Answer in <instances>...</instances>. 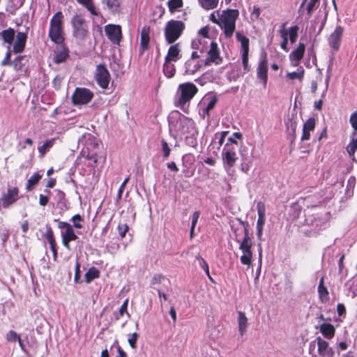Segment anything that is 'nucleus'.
<instances>
[{
	"instance_id": "obj_1",
	"label": "nucleus",
	"mask_w": 357,
	"mask_h": 357,
	"mask_svg": "<svg viewBox=\"0 0 357 357\" xmlns=\"http://www.w3.org/2000/svg\"><path fill=\"white\" fill-rule=\"evenodd\" d=\"M64 16L61 11L56 12L50 20V29L48 36L55 44H63L64 30H63Z\"/></svg>"
},
{
	"instance_id": "obj_2",
	"label": "nucleus",
	"mask_w": 357,
	"mask_h": 357,
	"mask_svg": "<svg viewBox=\"0 0 357 357\" xmlns=\"http://www.w3.org/2000/svg\"><path fill=\"white\" fill-rule=\"evenodd\" d=\"M239 12L236 9L222 10L220 15L219 26L223 31L226 38H231L236 29V21L238 17Z\"/></svg>"
},
{
	"instance_id": "obj_3",
	"label": "nucleus",
	"mask_w": 357,
	"mask_h": 357,
	"mask_svg": "<svg viewBox=\"0 0 357 357\" xmlns=\"http://www.w3.org/2000/svg\"><path fill=\"white\" fill-rule=\"evenodd\" d=\"M197 91L198 89L197 86L191 82L181 84L178 87L176 95V106L183 109L186 104L192 99Z\"/></svg>"
},
{
	"instance_id": "obj_4",
	"label": "nucleus",
	"mask_w": 357,
	"mask_h": 357,
	"mask_svg": "<svg viewBox=\"0 0 357 357\" xmlns=\"http://www.w3.org/2000/svg\"><path fill=\"white\" fill-rule=\"evenodd\" d=\"M240 223L243 227L244 230V237L239 246V249L243 252L240 260L243 264L250 266L252 259V252L251 251L252 242L248 234V224L243 221H240Z\"/></svg>"
},
{
	"instance_id": "obj_5",
	"label": "nucleus",
	"mask_w": 357,
	"mask_h": 357,
	"mask_svg": "<svg viewBox=\"0 0 357 357\" xmlns=\"http://www.w3.org/2000/svg\"><path fill=\"white\" fill-rule=\"evenodd\" d=\"M228 141L230 143H227L225 145L222 152L224 168L227 172H229L234 166L238 159L236 155L237 142L231 137H229Z\"/></svg>"
},
{
	"instance_id": "obj_6",
	"label": "nucleus",
	"mask_w": 357,
	"mask_h": 357,
	"mask_svg": "<svg viewBox=\"0 0 357 357\" xmlns=\"http://www.w3.org/2000/svg\"><path fill=\"white\" fill-rule=\"evenodd\" d=\"M184 29L185 24L182 21L174 20L168 21L165 27V37L167 43H174L179 38Z\"/></svg>"
},
{
	"instance_id": "obj_7",
	"label": "nucleus",
	"mask_w": 357,
	"mask_h": 357,
	"mask_svg": "<svg viewBox=\"0 0 357 357\" xmlns=\"http://www.w3.org/2000/svg\"><path fill=\"white\" fill-rule=\"evenodd\" d=\"M73 36L77 40H84L89 33V27L86 20L79 14L73 16L70 20Z\"/></svg>"
},
{
	"instance_id": "obj_8",
	"label": "nucleus",
	"mask_w": 357,
	"mask_h": 357,
	"mask_svg": "<svg viewBox=\"0 0 357 357\" xmlns=\"http://www.w3.org/2000/svg\"><path fill=\"white\" fill-rule=\"evenodd\" d=\"M58 227L60 229H64V231H62L61 233L62 243L67 250H70V242L78 238V236L74 231L73 226L66 222L58 221Z\"/></svg>"
},
{
	"instance_id": "obj_9",
	"label": "nucleus",
	"mask_w": 357,
	"mask_h": 357,
	"mask_svg": "<svg viewBox=\"0 0 357 357\" xmlns=\"http://www.w3.org/2000/svg\"><path fill=\"white\" fill-rule=\"evenodd\" d=\"M93 98V93L86 88H77L73 96V105H86Z\"/></svg>"
},
{
	"instance_id": "obj_10",
	"label": "nucleus",
	"mask_w": 357,
	"mask_h": 357,
	"mask_svg": "<svg viewBox=\"0 0 357 357\" xmlns=\"http://www.w3.org/2000/svg\"><path fill=\"white\" fill-rule=\"evenodd\" d=\"M19 189L17 187H8L6 193L0 198V206L8 208L19 199Z\"/></svg>"
},
{
	"instance_id": "obj_11",
	"label": "nucleus",
	"mask_w": 357,
	"mask_h": 357,
	"mask_svg": "<svg viewBox=\"0 0 357 357\" xmlns=\"http://www.w3.org/2000/svg\"><path fill=\"white\" fill-rule=\"evenodd\" d=\"M344 31V27L340 25H337L328 37V43L330 47L335 52L340 50Z\"/></svg>"
},
{
	"instance_id": "obj_12",
	"label": "nucleus",
	"mask_w": 357,
	"mask_h": 357,
	"mask_svg": "<svg viewBox=\"0 0 357 357\" xmlns=\"http://www.w3.org/2000/svg\"><path fill=\"white\" fill-rule=\"evenodd\" d=\"M95 78L98 84L102 89H107L110 81V74L104 65L99 64L97 66Z\"/></svg>"
},
{
	"instance_id": "obj_13",
	"label": "nucleus",
	"mask_w": 357,
	"mask_h": 357,
	"mask_svg": "<svg viewBox=\"0 0 357 357\" xmlns=\"http://www.w3.org/2000/svg\"><path fill=\"white\" fill-rule=\"evenodd\" d=\"M105 32L108 39L114 45H119L121 38V27L120 25L107 24L105 26Z\"/></svg>"
},
{
	"instance_id": "obj_14",
	"label": "nucleus",
	"mask_w": 357,
	"mask_h": 357,
	"mask_svg": "<svg viewBox=\"0 0 357 357\" xmlns=\"http://www.w3.org/2000/svg\"><path fill=\"white\" fill-rule=\"evenodd\" d=\"M327 17L328 12L325 9L323 12L320 10L312 23L310 31L316 32V36L319 35L326 24Z\"/></svg>"
},
{
	"instance_id": "obj_15",
	"label": "nucleus",
	"mask_w": 357,
	"mask_h": 357,
	"mask_svg": "<svg viewBox=\"0 0 357 357\" xmlns=\"http://www.w3.org/2000/svg\"><path fill=\"white\" fill-rule=\"evenodd\" d=\"M208 56L204 61L205 66H208L211 63L216 65L222 62V59L220 56L218 45L215 42L211 41L210 43V49L207 52Z\"/></svg>"
},
{
	"instance_id": "obj_16",
	"label": "nucleus",
	"mask_w": 357,
	"mask_h": 357,
	"mask_svg": "<svg viewBox=\"0 0 357 357\" xmlns=\"http://www.w3.org/2000/svg\"><path fill=\"white\" fill-rule=\"evenodd\" d=\"M316 342L317 343L319 357H333L334 351L329 347L328 342L323 340L321 337H317Z\"/></svg>"
},
{
	"instance_id": "obj_17",
	"label": "nucleus",
	"mask_w": 357,
	"mask_h": 357,
	"mask_svg": "<svg viewBox=\"0 0 357 357\" xmlns=\"http://www.w3.org/2000/svg\"><path fill=\"white\" fill-rule=\"evenodd\" d=\"M257 77L262 82L265 87L268 80V62L266 59L260 60L257 68Z\"/></svg>"
},
{
	"instance_id": "obj_18",
	"label": "nucleus",
	"mask_w": 357,
	"mask_h": 357,
	"mask_svg": "<svg viewBox=\"0 0 357 357\" xmlns=\"http://www.w3.org/2000/svg\"><path fill=\"white\" fill-rule=\"evenodd\" d=\"M305 51V45L303 43H299L298 46L289 54V59L294 66L298 65L303 59Z\"/></svg>"
},
{
	"instance_id": "obj_19",
	"label": "nucleus",
	"mask_w": 357,
	"mask_h": 357,
	"mask_svg": "<svg viewBox=\"0 0 357 357\" xmlns=\"http://www.w3.org/2000/svg\"><path fill=\"white\" fill-rule=\"evenodd\" d=\"M26 39L27 34L26 33L18 32L16 35L15 41L13 48V52L15 54L22 52L25 47Z\"/></svg>"
},
{
	"instance_id": "obj_20",
	"label": "nucleus",
	"mask_w": 357,
	"mask_h": 357,
	"mask_svg": "<svg viewBox=\"0 0 357 357\" xmlns=\"http://www.w3.org/2000/svg\"><path fill=\"white\" fill-rule=\"evenodd\" d=\"M150 42V27L144 26L142 27L140 33V51L143 53L149 47Z\"/></svg>"
},
{
	"instance_id": "obj_21",
	"label": "nucleus",
	"mask_w": 357,
	"mask_h": 357,
	"mask_svg": "<svg viewBox=\"0 0 357 357\" xmlns=\"http://www.w3.org/2000/svg\"><path fill=\"white\" fill-rule=\"evenodd\" d=\"M104 5L103 9L108 10L112 14L120 12L121 0H102Z\"/></svg>"
},
{
	"instance_id": "obj_22",
	"label": "nucleus",
	"mask_w": 357,
	"mask_h": 357,
	"mask_svg": "<svg viewBox=\"0 0 357 357\" xmlns=\"http://www.w3.org/2000/svg\"><path fill=\"white\" fill-rule=\"evenodd\" d=\"M58 45L54 52V61L56 63H60L65 61L68 56V50L63 44Z\"/></svg>"
},
{
	"instance_id": "obj_23",
	"label": "nucleus",
	"mask_w": 357,
	"mask_h": 357,
	"mask_svg": "<svg viewBox=\"0 0 357 357\" xmlns=\"http://www.w3.org/2000/svg\"><path fill=\"white\" fill-rule=\"evenodd\" d=\"M180 52L181 50L179 49L178 44L171 45L165 56L166 61L176 62L181 57Z\"/></svg>"
},
{
	"instance_id": "obj_24",
	"label": "nucleus",
	"mask_w": 357,
	"mask_h": 357,
	"mask_svg": "<svg viewBox=\"0 0 357 357\" xmlns=\"http://www.w3.org/2000/svg\"><path fill=\"white\" fill-rule=\"evenodd\" d=\"M44 236L48 241L50 249L53 253V256L56 258L57 256V250H56V243L54 237L53 231L51 227H47L46 232L44 234Z\"/></svg>"
},
{
	"instance_id": "obj_25",
	"label": "nucleus",
	"mask_w": 357,
	"mask_h": 357,
	"mask_svg": "<svg viewBox=\"0 0 357 357\" xmlns=\"http://www.w3.org/2000/svg\"><path fill=\"white\" fill-rule=\"evenodd\" d=\"M78 3L84 6L93 16H98L100 12L96 8L93 0H76Z\"/></svg>"
},
{
	"instance_id": "obj_26",
	"label": "nucleus",
	"mask_w": 357,
	"mask_h": 357,
	"mask_svg": "<svg viewBox=\"0 0 357 357\" xmlns=\"http://www.w3.org/2000/svg\"><path fill=\"white\" fill-rule=\"evenodd\" d=\"M3 41L8 45V49H10V45L13 43L15 31L12 28L5 29L0 33Z\"/></svg>"
},
{
	"instance_id": "obj_27",
	"label": "nucleus",
	"mask_w": 357,
	"mask_h": 357,
	"mask_svg": "<svg viewBox=\"0 0 357 357\" xmlns=\"http://www.w3.org/2000/svg\"><path fill=\"white\" fill-rule=\"evenodd\" d=\"M185 73L189 75H194L201 67L198 61L195 59H188L185 63Z\"/></svg>"
},
{
	"instance_id": "obj_28",
	"label": "nucleus",
	"mask_w": 357,
	"mask_h": 357,
	"mask_svg": "<svg viewBox=\"0 0 357 357\" xmlns=\"http://www.w3.org/2000/svg\"><path fill=\"white\" fill-rule=\"evenodd\" d=\"M318 293L319 298L322 303H326L329 300V294L327 288L324 286V278H321L319 280Z\"/></svg>"
},
{
	"instance_id": "obj_29",
	"label": "nucleus",
	"mask_w": 357,
	"mask_h": 357,
	"mask_svg": "<svg viewBox=\"0 0 357 357\" xmlns=\"http://www.w3.org/2000/svg\"><path fill=\"white\" fill-rule=\"evenodd\" d=\"M238 331L241 334V335H243L247 329L248 327V319L243 312H238Z\"/></svg>"
},
{
	"instance_id": "obj_30",
	"label": "nucleus",
	"mask_w": 357,
	"mask_h": 357,
	"mask_svg": "<svg viewBox=\"0 0 357 357\" xmlns=\"http://www.w3.org/2000/svg\"><path fill=\"white\" fill-rule=\"evenodd\" d=\"M320 331L325 337L331 339L335 335V329L331 324H323L320 326Z\"/></svg>"
},
{
	"instance_id": "obj_31",
	"label": "nucleus",
	"mask_w": 357,
	"mask_h": 357,
	"mask_svg": "<svg viewBox=\"0 0 357 357\" xmlns=\"http://www.w3.org/2000/svg\"><path fill=\"white\" fill-rule=\"evenodd\" d=\"M42 175L38 172L34 173L27 181L26 184V190L31 191L42 178Z\"/></svg>"
},
{
	"instance_id": "obj_32",
	"label": "nucleus",
	"mask_w": 357,
	"mask_h": 357,
	"mask_svg": "<svg viewBox=\"0 0 357 357\" xmlns=\"http://www.w3.org/2000/svg\"><path fill=\"white\" fill-rule=\"evenodd\" d=\"M199 33L201 34L203 37H202V38H200L198 40H195L192 41V46L193 48L199 49V47H198V45L199 44L202 45V43H206V39L208 38V31L206 27L202 28L199 30Z\"/></svg>"
},
{
	"instance_id": "obj_33",
	"label": "nucleus",
	"mask_w": 357,
	"mask_h": 357,
	"mask_svg": "<svg viewBox=\"0 0 357 357\" xmlns=\"http://www.w3.org/2000/svg\"><path fill=\"white\" fill-rule=\"evenodd\" d=\"M85 281L86 283H91L94 279L100 277V271L95 267L90 268L85 273Z\"/></svg>"
},
{
	"instance_id": "obj_34",
	"label": "nucleus",
	"mask_w": 357,
	"mask_h": 357,
	"mask_svg": "<svg viewBox=\"0 0 357 357\" xmlns=\"http://www.w3.org/2000/svg\"><path fill=\"white\" fill-rule=\"evenodd\" d=\"M236 37L237 40L241 43L242 52L249 51V39L240 32L236 33Z\"/></svg>"
},
{
	"instance_id": "obj_35",
	"label": "nucleus",
	"mask_w": 357,
	"mask_h": 357,
	"mask_svg": "<svg viewBox=\"0 0 357 357\" xmlns=\"http://www.w3.org/2000/svg\"><path fill=\"white\" fill-rule=\"evenodd\" d=\"M284 24H282V28L279 31L280 33V36L282 38V41L280 44V47L285 52L289 51V48L287 47L288 44V36H287V30L284 28Z\"/></svg>"
},
{
	"instance_id": "obj_36",
	"label": "nucleus",
	"mask_w": 357,
	"mask_h": 357,
	"mask_svg": "<svg viewBox=\"0 0 357 357\" xmlns=\"http://www.w3.org/2000/svg\"><path fill=\"white\" fill-rule=\"evenodd\" d=\"M285 126L288 133L291 135L293 138H294L297 127L296 121L293 118L289 119L285 122Z\"/></svg>"
},
{
	"instance_id": "obj_37",
	"label": "nucleus",
	"mask_w": 357,
	"mask_h": 357,
	"mask_svg": "<svg viewBox=\"0 0 357 357\" xmlns=\"http://www.w3.org/2000/svg\"><path fill=\"white\" fill-rule=\"evenodd\" d=\"M201 6L205 10H211L218 6V0H198Z\"/></svg>"
},
{
	"instance_id": "obj_38",
	"label": "nucleus",
	"mask_w": 357,
	"mask_h": 357,
	"mask_svg": "<svg viewBox=\"0 0 357 357\" xmlns=\"http://www.w3.org/2000/svg\"><path fill=\"white\" fill-rule=\"evenodd\" d=\"M163 72L166 77L171 78L175 74L174 66L171 63V61H165L163 66Z\"/></svg>"
},
{
	"instance_id": "obj_39",
	"label": "nucleus",
	"mask_w": 357,
	"mask_h": 357,
	"mask_svg": "<svg viewBox=\"0 0 357 357\" xmlns=\"http://www.w3.org/2000/svg\"><path fill=\"white\" fill-rule=\"evenodd\" d=\"M298 29L299 27L297 25L292 26L287 29V36H289L291 44H294L297 40Z\"/></svg>"
},
{
	"instance_id": "obj_40",
	"label": "nucleus",
	"mask_w": 357,
	"mask_h": 357,
	"mask_svg": "<svg viewBox=\"0 0 357 357\" xmlns=\"http://www.w3.org/2000/svg\"><path fill=\"white\" fill-rule=\"evenodd\" d=\"M54 141L55 139H47L44 142V144L42 146L38 147V151L42 156H43L46 153V152L48 151L51 147H52Z\"/></svg>"
},
{
	"instance_id": "obj_41",
	"label": "nucleus",
	"mask_w": 357,
	"mask_h": 357,
	"mask_svg": "<svg viewBox=\"0 0 357 357\" xmlns=\"http://www.w3.org/2000/svg\"><path fill=\"white\" fill-rule=\"evenodd\" d=\"M304 72L303 68H301L297 72L288 73L287 74V77L289 79H298L301 82L304 77Z\"/></svg>"
},
{
	"instance_id": "obj_42",
	"label": "nucleus",
	"mask_w": 357,
	"mask_h": 357,
	"mask_svg": "<svg viewBox=\"0 0 357 357\" xmlns=\"http://www.w3.org/2000/svg\"><path fill=\"white\" fill-rule=\"evenodd\" d=\"M196 260L198 261L199 266L204 271L208 278L213 281V278L211 277L209 273V268L206 261L199 255L196 257Z\"/></svg>"
},
{
	"instance_id": "obj_43",
	"label": "nucleus",
	"mask_w": 357,
	"mask_h": 357,
	"mask_svg": "<svg viewBox=\"0 0 357 357\" xmlns=\"http://www.w3.org/2000/svg\"><path fill=\"white\" fill-rule=\"evenodd\" d=\"M351 141L347 146V151L349 155V156L354 155L356 150L357 149V138L355 139V136H352V134L351 135Z\"/></svg>"
},
{
	"instance_id": "obj_44",
	"label": "nucleus",
	"mask_w": 357,
	"mask_h": 357,
	"mask_svg": "<svg viewBox=\"0 0 357 357\" xmlns=\"http://www.w3.org/2000/svg\"><path fill=\"white\" fill-rule=\"evenodd\" d=\"M320 0H309L307 3L306 9L308 15H311L312 12L318 7Z\"/></svg>"
},
{
	"instance_id": "obj_45",
	"label": "nucleus",
	"mask_w": 357,
	"mask_h": 357,
	"mask_svg": "<svg viewBox=\"0 0 357 357\" xmlns=\"http://www.w3.org/2000/svg\"><path fill=\"white\" fill-rule=\"evenodd\" d=\"M349 122L354 129L352 136H356L357 132V112L352 113L349 118Z\"/></svg>"
},
{
	"instance_id": "obj_46",
	"label": "nucleus",
	"mask_w": 357,
	"mask_h": 357,
	"mask_svg": "<svg viewBox=\"0 0 357 357\" xmlns=\"http://www.w3.org/2000/svg\"><path fill=\"white\" fill-rule=\"evenodd\" d=\"M217 101H218V99H217V98L215 96H213V97H212L210 99V100L208 102L206 107L203 110L204 115L206 114V115L208 116L209 111L211 110L212 109H213V107H215V104L217 103Z\"/></svg>"
},
{
	"instance_id": "obj_47",
	"label": "nucleus",
	"mask_w": 357,
	"mask_h": 357,
	"mask_svg": "<svg viewBox=\"0 0 357 357\" xmlns=\"http://www.w3.org/2000/svg\"><path fill=\"white\" fill-rule=\"evenodd\" d=\"M20 336L14 331H9L6 335V339L9 342H15L20 340Z\"/></svg>"
},
{
	"instance_id": "obj_48",
	"label": "nucleus",
	"mask_w": 357,
	"mask_h": 357,
	"mask_svg": "<svg viewBox=\"0 0 357 357\" xmlns=\"http://www.w3.org/2000/svg\"><path fill=\"white\" fill-rule=\"evenodd\" d=\"M183 5L182 0H169L168 1V6L170 11H174L179 8H181Z\"/></svg>"
},
{
	"instance_id": "obj_49",
	"label": "nucleus",
	"mask_w": 357,
	"mask_h": 357,
	"mask_svg": "<svg viewBox=\"0 0 357 357\" xmlns=\"http://www.w3.org/2000/svg\"><path fill=\"white\" fill-rule=\"evenodd\" d=\"M83 220L82 217L79 214L73 215L71 218V221L73 222V227L77 229L82 228L81 222H83Z\"/></svg>"
},
{
	"instance_id": "obj_50",
	"label": "nucleus",
	"mask_w": 357,
	"mask_h": 357,
	"mask_svg": "<svg viewBox=\"0 0 357 357\" xmlns=\"http://www.w3.org/2000/svg\"><path fill=\"white\" fill-rule=\"evenodd\" d=\"M315 127V119L314 118H310L307 120V121L304 123L303 129L307 131H312L314 130Z\"/></svg>"
},
{
	"instance_id": "obj_51",
	"label": "nucleus",
	"mask_w": 357,
	"mask_h": 357,
	"mask_svg": "<svg viewBox=\"0 0 357 357\" xmlns=\"http://www.w3.org/2000/svg\"><path fill=\"white\" fill-rule=\"evenodd\" d=\"M248 53H249V51L242 52V63H243L244 70L246 72L250 70V68L248 66Z\"/></svg>"
},
{
	"instance_id": "obj_52",
	"label": "nucleus",
	"mask_w": 357,
	"mask_h": 357,
	"mask_svg": "<svg viewBox=\"0 0 357 357\" xmlns=\"http://www.w3.org/2000/svg\"><path fill=\"white\" fill-rule=\"evenodd\" d=\"M138 337H139V335L137 333H133L128 338V342L130 344V346L132 348V349H136L137 347V345H136V343H137V339H138Z\"/></svg>"
},
{
	"instance_id": "obj_53",
	"label": "nucleus",
	"mask_w": 357,
	"mask_h": 357,
	"mask_svg": "<svg viewBox=\"0 0 357 357\" xmlns=\"http://www.w3.org/2000/svg\"><path fill=\"white\" fill-rule=\"evenodd\" d=\"M129 179H130L129 176L126 178L124 179V181H123V183H121L120 188H119L118 193H117V199H116L117 202L121 200V199L122 197V195H123V190H124L125 187H126L127 183L128 182Z\"/></svg>"
},
{
	"instance_id": "obj_54",
	"label": "nucleus",
	"mask_w": 357,
	"mask_h": 357,
	"mask_svg": "<svg viewBox=\"0 0 357 357\" xmlns=\"http://www.w3.org/2000/svg\"><path fill=\"white\" fill-rule=\"evenodd\" d=\"M128 229H129L128 226L126 223H124V224H119L118 225L117 230H118L119 234L120 235V236L121 238L125 237L126 234L128 231Z\"/></svg>"
},
{
	"instance_id": "obj_55",
	"label": "nucleus",
	"mask_w": 357,
	"mask_h": 357,
	"mask_svg": "<svg viewBox=\"0 0 357 357\" xmlns=\"http://www.w3.org/2000/svg\"><path fill=\"white\" fill-rule=\"evenodd\" d=\"M161 143H162V150L163 152V157L165 158H167L169 156L171 150L168 146L167 142L165 140L162 139Z\"/></svg>"
},
{
	"instance_id": "obj_56",
	"label": "nucleus",
	"mask_w": 357,
	"mask_h": 357,
	"mask_svg": "<svg viewBox=\"0 0 357 357\" xmlns=\"http://www.w3.org/2000/svg\"><path fill=\"white\" fill-rule=\"evenodd\" d=\"M128 301L126 299L123 304L121 305L119 311V314L116 316V319H119L120 317H122L125 312H127V307H128Z\"/></svg>"
},
{
	"instance_id": "obj_57",
	"label": "nucleus",
	"mask_w": 357,
	"mask_h": 357,
	"mask_svg": "<svg viewBox=\"0 0 357 357\" xmlns=\"http://www.w3.org/2000/svg\"><path fill=\"white\" fill-rule=\"evenodd\" d=\"M258 215H266L265 204L262 202H259L257 205Z\"/></svg>"
},
{
	"instance_id": "obj_58",
	"label": "nucleus",
	"mask_w": 357,
	"mask_h": 357,
	"mask_svg": "<svg viewBox=\"0 0 357 357\" xmlns=\"http://www.w3.org/2000/svg\"><path fill=\"white\" fill-rule=\"evenodd\" d=\"M164 280H165V276H163L161 274H155L152 278L151 284H160Z\"/></svg>"
},
{
	"instance_id": "obj_59",
	"label": "nucleus",
	"mask_w": 357,
	"mask_h": 357,
	"mask_svg": "<svg viewBox=\"0 0 357 357\" xmlns=\"http://www.w3.org/2000/svg\"><path fill=\"white\" fill-rule=\"evenodd\" d=\"M243 163L241 165V171L245 173H247L250 169V165L251 163L250 161H246L244 156L242 155Z\"/></svg>"
},
{
	"instance_id": "obj_60",
	"label": "nucleus",
	"mask_w": 357,
	"mask_h": 357,
	"mask_svg": "<svg viewBox=\"0 0 357 357\" xmlns=\"http://www.w3.org/2000/svg\"><path fill=\"white\" fill-rule=\"evenodd\" d=\"M227 135V132H222L220 134L216 133L215 137L218 139L219 146H221L225 142V138Z\"/></svg>"
},
{
	"instance_id": "obj_61",
	"label": "nucleus",
	"mask_w": 357,
	"mask_h": 357,
	"mask_svg": "<svg viewBox=\"0 0 357 357\" xmlns=\"http://www.w3.org/2000/svg\"><path fill=\"white\" fill-rule=\"evenodd\" d=\"M10 56H11V52H10V49H8V52L6 54L5 58L1 61V66L10 65L11 63Z\"/></svg>"
},
{
	"instance_id": "obj_62",
	"label": "nucleus",
	"mask_w": 357,
	"mask_h": 357,
	"mask_svg": "<svg viewBox=\"0 0 357 357\" xmlns=\"http://www.w3.org/2000/svg\"><path fill=\"white\" fill-rule=\"evenodd\" d=\"M200 212L199 211H195L192 216V223H191V227H195L198 220L199 218Z\"/></svg>"
},
{
	"instance_id": "obj_63",
	"label": "nucleus",
	"mask_w": 357,
	"mask_h": 357,
	"mask_svg": "<svg viewBox=\"0 0 357 357\" xmlns=\"http://www.w3.org/2000/svg\"><path fill=\"white\" fill-rule=\"evenodd\" d=\"M49 202V197L47 195H45L43 194H40L39 195V204L40 206H45Z\"/></svg>"
},
{
	"instance_id": "obj_64",
	"label": "nucleus",
	"mask_w": 357,
	"mask_h": 357,
	"mask_svg": "<svg viewBox=\"0 0 357 357\" xmlns=\"http://www.w3.org/2000/svg\"><path fill=\"white\" fill-rule=\"evenodd\" d=\"M79 268H80L79 263L78 261H77L76 264H75V277H74V280L75 282H79V280L80 278Z\"/></svg>"
}]
</instances>
